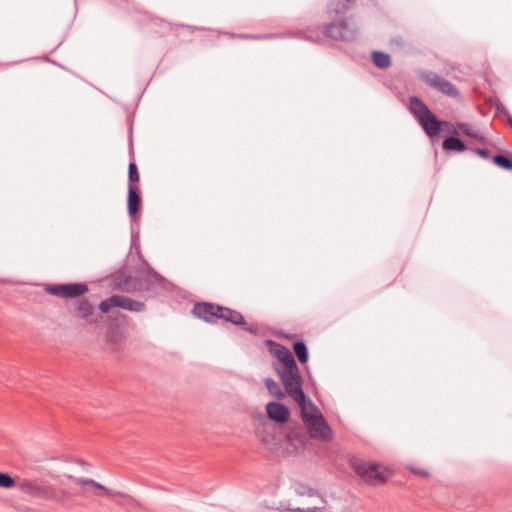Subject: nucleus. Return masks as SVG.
<instances>
[{
	"label": "nucleus",
	"mask_w": 512,
	"mask_h": 512,
	"mask_svg": "<svg viewBox=\"0 0 512 512\" xmlns=\"http://www.w3.org/2000/svg\"><path fill=\"white\" fill-rule=\"evenodd\" d=\"M257 436L266 449L283 457L298 455L308 444L306 433L296 428L285 433L283 438L277 436L275 432L268 431L267 428H264L263 431L257 429Z\"/></svg>",
	"instance_id": "obj_1"
},
{
	"label": "nucleus",
	"mask_w": 512,
	"mask_h": 512,
	"mask_svg": "<svg viewBox=\"0 0 512 512\" xmlns=\"http://www.w3.org/2000/svg\"><path fill=\"white\" fill-rule=\"evenodd\" d=\"M266 345L269 352L280 362V367L276 369V372L286 393H290L291 390L303 386L299 367L291 351L286 346L271 339L266 341Z\"/></svg>",
	"instance_id": "obj_2"
},
{
	"label": "nucleus",
	"mask_w": 512,
	"mask_h": 512,
	"mask_svg": "<svg viewBox=\"0 0 512 512\" xmlns=\"http://www.w3.org/2000/svg\"><path fill=\"white\" fill-rule=\"evenodd\" d=\"M172 289V283L154 270L145 259H142V268L138 269L135 274L134 292L146 293L153 298L172 291Z\"/></svg>",
	"instance_id": "obj_3"
},
{
	"label": "nucleus",
	"mask_w": 512,
	"mask_h": 512,
	"mask_svg": "<svg viewBox=\"0 0 512 512\" xmlns=\"http://www.w3.org/2000/svg\"><path fill=\"white\" fill-rule=\"evenodd\" d=\"M308 435L307 438L328 442L333 438V431L318 407L301 416Z\"/></svg>",
	"instance_id": "obj_4"
},
{
	"label": "nucleus",
	"mask_w": 512,
	"mask_h": 512,
	"mask_svg": "<svg viewBox=\"0 0 512 512\" xmlns=\"http://www.w3.org/2000/svg\"><path fill=\"white\" fill-rule=\"evenodd\" d=\"M323 33L326 37L335 41L351 42L357 39L359 29L355 24L347 20L331 22L324 26Z\"/></svg>",
	"instance_id": "obj_5"
},
{
	"label": "nucleus",
	"mask_w": 512,
	"mask_h": 512,
	"mask_svg": "<svg viewBox=\"0 0 512 512\" xmlns=\"http://www.w3.org/2000/svg\"><path fill=\"white\" fill-rule=\"evenodd\" d=\"M45 291L53 296L73 299L89 292V287L84 282H69L49 285L45 288Z\"/></svg>",
	"instance_id": "obj_6"
},
{
	"label": "nucleus",
	"mask_w": 512,
	"mask_h": 512,
	"mask_svg": "<svg viewBox=\"0 0 512 512\" xmlns=\"http://www.w3.org/2000/svg\"><path fill=\"white\" fill-rule=\"evenodd\" d=\"M421 78L427 85L448 97L457 98L459 96V91L452 82L434 72H424Z\"/></svg>",
	"instance_id": "obj_7"
},
{
	"label": "nucleus",
	"mask_w": 512,
	"mask_h": 512,
	"mask_svg": "<svg viewBox=\"0 0 512 512\" xmlns=\"http://www.w3.org/2000/svg\"><path fill=\"white\" fill-rule=\"evenodd\" d=\"M352 467L355 473L368 482L381 483L387 479L385 472L380 471L376 463H368L360 460H353Z\"/></svg>",
	"instance_id": "obj_8"
},
{
	"label": "nucleus",
	"mask_w": 512,
	"mask_h": 512,
	"mask_svg": "<svg viewBox=\"0 0 512 512\" xmlns=\"http://www.w3.org/2000/svg\"><path fill=\"white\" fill-rule=\"evenodd\" d=\"M219 312V319L225 320L226 322H230L236 326L242 327L243 330L252 335L256 336L259 334L258 326L256 324L247 323L244 316L239 311L220 305Z\"/></svg>",
	"instance_id": "obj_9"
},
{
	"label": "nucleus",
	"mask_w": 512,
	"mask_h": 512,
	"mask_svg": "<svg viewBox=\"0 0 512 512\" xmlns=\"http://www.w3.org/2000/svg\"><path fill=\"white\" fill-rule=\"evenodd\" d=\"M220 305L211 302L196 303L193 307V314L207 323H214L220 318Z\"/></svg>",
	"instance_id": "obj_10"
},
{
	"label": "nucleus",
	"mask_w": 512,
	"mask_h": 512,
	"mask_svg": "<svg viewBox=\"0 0 512 512\" xmlns=\"http://www.w3.org/2000/svg\"><path fill=\"white\" fill-rule=\"evenodd\" d=\"M266 414L270 420L279 424H284L289 420L290 410L283 403L271 401L266 405Z\"/></svg>",
	"instance_id": "obj_11"
},
{
	"label": "nucleus",
	"mask_w": 512,
	"mask_h": 512,
	"mask_svg": "<svg viewBox=\"0 0 512 512\" xmlns=\"http://www.w3.org/2000/svg\"><path fill=\"white\" fill-rule=\"evenodd\" d=\"M319 504L313 507L301 508V507H292L290 502L287 500L280 501L277 509L283 511H292V512H333L332 507L328 505L327 500L320 494Z\"/></svg>",
	"instance_id": "obj_12"
},
{
	"label": "nucleus",
	"mask_w": 512,
	"mask_h": 512,
	"mask_svg": "<svg viewBox=\"0 0 512 512\" xmlns=\"http://www.w3.org/2000/svg\"><path fill=\"white\" fill-rule=\"evenodd\" d=\"M408 110L418 123L433 113L428 105L418 96H411L409 98Z\"/></svg>",
	"instance_id": "obj_13"
},
{
	"label": "nucleus",
	"mask_w": 512,
	"mask_h": 512,
	"mask_svg": "<svg viewBox=\"0 0 512 512\" xmlns=\"http://www.w3.org/2000/svg\"><path fill=\"white\" fill-rule=\"evenodd\" d=\"M286 395L293 397V399L296 401L300 408L301 416L307 414L309 411L313 410V408L317 407L312 402L310 397L304 392L303 386L291 390L290 393H286Z\"/></svg>",
	"instance_id": "obj_14"
},
{
	"label": "nucleus",
	"mask_w": 512,
	"mask_h": 512,
	"mask_svg": "<svg viewBox=\"0 0 512 512\" xmlns=\"http://www.w3.org/2000/svg\"><path fill=\"white\" fill-rule=\"evenodd\" d=\"M135 276L118 271L111 275V282L114 288L120 289L125 292H134Z\"/></svg>",
	"instance_id": "obj_15"
},
{
	"label": "nucleus",
	"mask_w": 512,
	"mask_h": 512,
	"mask_svg": "<svg viewBox=\"0 0 512 512\" xmlns=\"http://www.w3.org/2000/svg\"><path fill=\"white\" fill-rule=\"evenodd\" d=\"M419 125L429 138H434L442 132V120H439L434 112L423 119Z\"/></svg>",
	"instance_id": "obj_16"
},
{
	"label": "nucleus",
	"mask_w": 512,
	"mask_h": 512,
	"mask_svg": "<svg viewBox=\"0 0 512 512\" xmlns=\"http://www.w3.org/2000/svg\"><path fill=\"white\" fill-rule=\"evenodd\" d=\"M141 196L139 192V187H128V195H127V210L129 216L133 219L135 218L141 209Z\"/></svg>",
	"instance_id": "obj_17"
},
{
	"label": "nucleus",
	"mask_w": 512,
	"mask_h": 512,
	"mask_svg": "<svg viewBox=\"0 0 512 512\" xmlns=\"http://www.w3.org/2000/svg\"><path fill=\"white\" fill-rule=\"evenodd\" d=\"M74 312L90 323L97 321V319L93 318L94 306L86 298H82L78 301L77 305L74 307Z\"/></svg>",
	"instance_id": "obj_18"
},
{
	"label": "nucleus",
	"mask_w": 512,
	"mask_h": 512,
	"mask_svg": "<svg viewBox=\"0 0 512 512\" xmlns=\"http://www.w3.org/2000/svg\"><path fill=\"white\" fill-rule=\"evenodd\" d=\"M356 0H329L327 10L330 15H340L347 12Z\"/></svg>",
	"instance_id": "obj_19"
},
{
	"label": "nucleus",
	"mask_w": 512,
	"mask_h": 512,
	"mask_svg": "<svg viewBox=\"0 0 512 512\" xmlns=\"http://www.w3.org/2000/svg\"><path fill=\"white\" fill-rule=\"evenodd\" d=\"M118 307L131 312H142L145 310V303L128 296L119 295Z\"/></svg>",
	"instance_id": "obj_20"
},
{
	"label": "nucleus",
	"mask_w": 512,
	"mask_h": 512,
	"mask_svg": "<svg viewBox=\"0 0 512 512\" xmlns=\"http://www.w3.org/2000/svg\"><path fill=\"white\" fill-rule=\"evenodd\" d=\"M441 147L444 151H454L458 153H462L467 149L465 142L457 136H447L444 138Z\"/></svg>",
	"instance_id": "obj_21"
},
{
	"label": "nucleus",
	"mask_w": 512,
	"mask_h": 512,
	"mask_svg": "<svg viewBox=\"0 0 512 512\" xmlns=\"http://www.w3.org/2000/svg\"><path fill=\"white\" fill-rule=\"evenodd\" d=\"M19 489L23 493L39 499H42L45 491V487L39 486L37 483L28 480L20 482Z\"/></svg>",
	"instance_id": "obj_22"
},
{
	"label": "nucleus",
	"mask_w": 512,
	"mask_h": 512,
	"mask_svg": "<svg viewBox=\"0 0 512 512\" xmlns=\"http://www.w3.org/2000/svg\"><path fill=\"white\" fill-rule=\"evenodd\" d=\"M298 39L321 43L323 38L320 35V28L318 26H309L306 28L298 29Z\"/></svg>",
	"instance_id": "obj_23"
},
{
	"label": "nucleus",
	"mask_w": 512,
	"mask_h": 512,
	"mask_svg": "<svg viewBox=\"0 0 512 512\" xmlns=\"http://www.w3.org/2000/svg\"><path fill=\"white\" fill-rule=\"evenodd\" d=\"M371 60L373 64L379 69H387L392 64L390 55L386 52L378 50L372 51Z\"/></svg>",
	"instance_id": "obj_24"
},
{
	"label": "nucleus",
	"mask_w": 512,
	"mask_h": 512,
	"mask_svg": "<svg viewBox=\"0 0 512 512\" xmlns=\"http://www.w3.org/2000/svg\"><path fill=\"white\" fill-rule=\"evenodd\" d=\"M291 489L294 493L300 497L307 496L310 498L320 497V492L317 489H314L306 484L301 482H294L291 485Z\"/></svg>",
	"instance_id": "obj_25"
},
{
	"label": "nucleus",
	"mask_w": 512,
	"mask_h": 512,
	"mask_svg": "<svg viewBox=\"0 0 512 512\" xmlns=\"http://www.w3.org/2000/svg\"><path fill=\"white\" fill-rule=\"evenodd\" d=\"M293 352L301 364H305L309 360L308 347L303 340H298L293 344Z\"/></svg>",
	"instance_id": "obj_26"
},
{
	"label": "nucleus",
	"mask_w": 512,
	"mask_h": 512,
	"mask_svg": "<svg viewBox=\"0 0 512 512\" xmlns=\"http://www.w3.org/2000/svg\"><path fill=\"white\" fill-rule=\"evenodd\" d=\"M264 384L270 395L280 400L285 398L286 390L283 391L279 384L274 379L265 378Z\"/></svg>",
	"instance_id": "obj_27"
},
{
	"label": "nucleus",
	"mask_w": 512,
	"mask_h": 512,
	"mask_svg": "<svg viewBox=\"0 0 512 512\" xmlns=\"http://www.w3.org/2000/svg\"><path fill=\"white\" fill-rule=\"evenodd\" d=\"M67 497L66 491H57L53 487H45V491L42 499L44 500H54L60 504H63Z\"/></svg>",
	"instance_id": "obj_28"
},
{
	"label": "nucleus",
	"mask_w": 512,
	"mask_h": 512,
	"mask_svg": "<svg viewBox=\"0 0 512 512\" xmlns=\"http://www.w3.org/2000/svg\"><path fill=\"white\" fill-rule=\"evenodd\" d=\"M492 162L507 171H512V160L504 154H496L491 158Z\"/></svg>",
	"instance_id": "obj_29"
},
{
	"label": "nucleus",
	"mask_w": 512,
	"mask_h": 512,
	"mask_svg": "<svg viewBox=\"0 0 512 512\" xmlns=\"http://www.w3.org/2000/svg\"><path fill=\"white\" fill-rule=\"evenodd\" d=\"M128 187H139V173L134 162L128 165Z\"/></svg>",
	"instance_id": "obj_30"
},
{
	"label": "nucleus",
	"mask_w": 512,
	"mask_h": 512,
	"mask_svg": "<svg viewBox=\"0 0 512 512\" xmlns=\"http://www.w3.org/2000/svg\"><path fill=\"white\" fill-rule=\"evenodd\" d=\"M119 295H112L99 303V309L102 313H108L112 308L118 307Z\"/></svg>",
	"instance_id": "obj_31"
},
{
	"label": "nucleus",
	"mask_w": 512,
	"mask_h": 512,
	"mask_svg": "<svg viewBox=\"0 0 512 512\" xmlns=\"http://www.w3.org/2000/svg\"><path fill=\"white\" fill-rule=\"evenodd\" d=\"M15 485L14 478L6 472H0V488L9 489Z\"/></svg>",
	"instance_id": "obj_32"
},
{
	"label": "nucleus",
	"mask_w": 512,
	"mask_h": 512,
	"mask_svg": "<svg viewBox=\"0 0 512 512\" xmlns=\"http://www.w3.org/2000/svg\"><path fill=\"white\" fill-rule=\"evenodd\" d=\"M130 230H131V246L138 250L139 249V226H138V224L134 225L132 223Z\"/></svg>",
	"instance_id": "obj_33"
},
{
	"label": "nucleus",
	"mask_w": 512,
	"mask_h": 512,
	"mask_svg": "<svg viewBox=\"0 0 512 512\" xmlns=\"http://www.w3.org/2000/svg\"><path fill=\"white\" fill-rule=\"evenodd\" d=\"M91 486L94 487L95 489L103 491L108 496H116L120 494L119 492L113 491L95 480L91 482Z\"/></svg>",
	"instance_id": "obj_34"
},
{
	"label": "nucleus",
	"mask_w": 512,
	"mask_h": 512,
	"mask_svg": "<svg viewBox=\"0 0 512 512\" xmlns=\"http://www.w3.org/2000/svg\"><path fill=\"white\" fill-rule=\"evenodd\" d=\"M189 29L193 31H211V32H217V33H223L231 38L237 37L239 34H235L232 32H221L220 30L210 29V28H204V27H198V26H187Z\"/></svg>",
	"instance_id": "obj_35"
},
{
	"label": "nucleus",
	"mask_w": 512,
	"mask_h": 512,
	"mask_svg": "<svg viewBox=\"0 0 512 512\" xmlns=\"http://www.w3.org/2000/svg\"><path fill=\"white\" fill-rule=\"evenodd\" d=\"M457 126H455L453 123L449 122V121H443L442 120V131H446L447 133H449L450 135L449 136H456L457 135V129H456Z\"/></svg>",
	"instance_id": "obj_36"
},
{
	"label": "nucleus",
	"mask_w": 512,
	"mask_h": 512,
	"mask_svg": "<svg viewBox=\"0 0 512 512\" xmlns=\"http://www.w3.org/2000/svg\"><path fill=\"white\" fill-rule=\"evenodd\" d=\"M492 105L495 107V110L498 114H503L506 117H508L510 115L506 106L501 101L495 100Z\"/></svg>",
	"instance_id": "obj_37"
},
{
	"label": "nucleus",
	"mask_w": 512,
	"mask_h": 512,
	"mask_svg": "<svg viewBox=\"0 0 512 512\" xmlns=\"http://www.w3.org/2000/svg\"><path fill=\"white\" fill-rule=\"evenodd\" d=\"M457 128L466 136L471 137L474 130L471 128V126L464 122H458L456 124Z\"/></svg>",
	"instance_id": "obj_38"
},
{
	"label": "nucleus",
	"mask_w": 512,
	"mask_h": 512,
	"mask_svg": "<svg viewBox=\"0 0 512 512\" xmlns=\"http://www.w3.org/2000/svg\"><path fill=\"white\" fill-rule=\"evenodd\" d=\"M67 478L74 481L79 486H85V485L91 486V482L93 481V479H91V478H77L72 475H67Z\"/></svg>",
	"instance_id": "obj_39"
},
{
	"label": "nucleus",
	"mask_w": 512,
	"mask_h": 512,
	"mask_svg": "<svg viewBox=\"0 0 512 512\" xmlns=\"http://www.w3.org/2000/svg\"><path fill=\"white\" fill-rule=\"evenodd\" d=\"M473 152L483 159H491L490 151L486 148H475Z\"/></svg>",
	"instance_id": "obj_40"
},
{
	"label": "nucleus",
	"mask_w": 512,
	"mask_h": 512,
	"mask_svg": "<svg viewBox=\"0 0 512 512\" xmlns=\"http://www.w3.org/2000/svg\"><path fill=\"white\" fill-rule=\"evenodd\" d=\"M238 38L252 39V40H264L263 34H239Z\"/></svg>",
	"instance_id": "obj_41"
},
{
	"label": "nucleus",
	"mask_w": 512,
	"mask_h": 512,
	"mask_svg": "<svg viewBox=\"0 0 512 512\" xmlns=\"http://www.w3.org/2000/svg\"><path fill=\"white\" fill-rule=\"evenodd\" d=\"M298 30L296 32L293 31H285L279 32V36L281 39L290 38V39H298Z\"/></svg>",
	"instance_id": "obj_42"
},
{
	"label": "nucleus",
	"mask_w": 512,
	"mask_h": 512,
	"mask_svg": "<svg viewBox=\"0 0 512 512\" xmlns=\"http://www.w3.org/2000/svg\"><path fill=\"white\" fill-rule=\"evenodd\" d=\"M471 138H474V139H476V140H478L479 142H482V143H486L487 142L486 137L483 134H481V133H479L477 131L473 132V134L471 135Z\"/></svg>",
	"instance_id": "obj_43"
},
{
	"label": "nucleus",
	"mask_w": 512,
	"mask_h": 512,
	"mask_svg": "<svg viewBox=\"0 0 512 512\" xmlns=\"http://www.w3.org/2000/svg\"><path fill=\"white\" fill-rule=\"evenodd\" d=\"M107 1L119 8H124L125 4H126V0H107Z\"/></svg>",
	"instance_id": "obj_44"
},
{
	"label": "nucleus",
	"mask_w": 512,
	"mask_h": 512,
	"mask_svg": "<svg viewBox=\"0 0 512 512\" xmlns=\"http://www.w3.org/2000/svg\"><path fill=\"white\" fill-rule=\"evenodd\" d=\"M264 40L281 39L279 33H265Z\"/></svg>",
	"instance_id": "obj_45"
},
{
	"label": "nucleus",
	"mask_w": 512,
	"mask_h": 512,
	"mask_svg": "<svg viewBox=\"0 0 512 512\" xmlns=\"http://www.w3.org/2000/svg\"><path fill=\"white\" fill-rule=\"evenodd\" d=\"M411 471L421 476H428V472L426 470L412 468Z\"/></svg>",
	"instance_id": "obj_46"
},
{
	"label": "nucleus",
	"mask_w": 512,
	"mask_h": 512,
	"mask_svg": "<svg viewBox=\"0 0 512 512\" xmlns=\"http://www.w3.org/2000/svg\"><path fill=\"white\" fill-rule=\"evenodd\" d=\"M393 41H394L395 43L399 44V45H400V44H403V42H404L403 38H401V37H397V38H395Z\"/></svg>",
	"instance_id": "obj_47"
},
{
	"label": "nucleus",
	"mask_w": 512,
	"mask_h": 512,
	"mask_svg": "<svg viewBox=\"0 0 512 512\" xmlns=\"http://www.w3.org/2000/svg\"><path fill=\"white\" fill-rule=\"evenodd\" d=\"M78 463H79V465H81L85 469L89 466L88 463H86V462H84L82 460H79Z\"/></svg>",
	"instance_id": "obj_48"
},
{
	"label": "nucleus",
	"mask_w": 512,
	"mask_h": 512,
	"mask_svg": "<svg viewBox=\"0 0 512 512\" xmlns=\"http://www.w3.org/2000/svg\"><path fill=\"white\" fill-rule=\"evenodd\" d=\"M507 122H508V124L510 125V127L512 128V116H511V115H509V116L507 117Z\"/></svg>",
	"instance_id": "obj_49"
}]
</instances>
